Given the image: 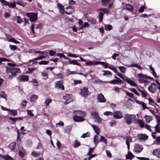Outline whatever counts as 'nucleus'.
Returning a JSON list of instances; mask_svg holds the SVG:
<instances>
[{
    "instance_id": "1",
    "label": "nucleus",
    "mask_w": 160,
    "mask_h": 160,
    "mask_svg": "<svg viewBox=\"0 0 160 160\" xmlns=\"http://www.w3.org/2000/svg\"><path fill=\"white\" fill-rule=\"evenodd\" d=\"M6 68L7 73L10 72L11 73L8 77V78L9 79H12L14 76H16L17 73H21V70L18 68H10L7 67Z\"/></svg>"
},
{
    "instance_id": "2",
    "label": "nucleus",
    "mask_w": 160,
    "mask_h": 160,
    "mask_svg": "<svg viewBox=\"0 0 160 160\" xmlns=\"http://www.w3.org/2000/svg\"><path fill=\"white\" fill-rule=\"evenodd\" d=\"M58 7L59 10V12L62 14L64 13L67 14H70L74 12L75 10L74 7L71 6H68L66 7V9L67 10L70 9V10H68V12H65L64 11V6L60 4H58Z\"/></svg>"
},
{
    "instance_id": "3",
    "label": "nucleus",
    "mask_w": 160,
    "mask_h": 160,
    "mask_svg": "<svg viewBox=\"0 0 160 160\" xmlns=\"http://www.w3.org/2000/svg\"><path fill=\"white\" fill-rule=\"evenodd\" d=\"M136 116L135 115L126 114L125 115L124 119L126 123L129 125L132 123H134L136 120Z\"/></svg>"
},
{
    "instance_id": "4",
    "label": "nucleus",
    "mask_w": 160,
    "mask_h": 160,
    "mask_svg": "<svg viewBox=\"0 0 160 160\" xmlns=\"http://www.w3.org/2000/svg\"><path fill=\"white\" fill-rule=\"evenodd\" d=\"M26 16L28 17L31 22H33L36 21L37 19V13L36 12H30L27 13Z\"/></svg>"
},
{
    "instance_id": "5",
    "label": "nucleus",
    "mask_w": 160,
    "mask_h": 160,
    "mask_svg": "<svg viewBox=\"0 0 160 160\" xmlns=\"http://www.w3.org/2000/svg\"><path fill=\"white\" fill-rule=\"evenodd\" d=\"M143 149V147L141 145L136 144L134 145L133 152L136 153H139L141 152Z\"/></svg>"
},
{
    "instance_id": "6",
    "label": "nucleus",
    "mask_w": 160,
    "mask_h": 160,
    "mask_svg": "<svg viewBox=\"0 0 160 160\" xmlns=\"http://www.w3.org/2000/svg\"><path fill=\"white\" fill-rule=\"evenodd\" d=\"M81 92H80V94L83 97H86L88 95L89 91L88 88L87 87H83L82 88L80 89Z\"/></svg>"
},
{
    "instance_id": "7",
    "label": "nucleus",
    "mask_w": 160,
    "mask_h": 160,
    "mask_svg": "<svg viewBox=\"0 0 160 160\" xmlns=\"http://www.w3.org/2000/svg\"><path fill=\"white\" fill-rule=\"evenodd\" d=\"M29 79L28 76L26 75H21L17 78V80L18 82H26Z\"/></svg>"
},
{
    "instance_id": "8",
    "label": "nucleus",
    "mask_w": 160,
    "mask_h": 160,
    "mask_svg": "<svg viewBox=\"0 0 160 160\" xmlns=\"http://www.w3.org/2000/svg\"><path fill=\"white\" fill-rule=\"evenodd\" d=\"M122 112L120 111H117L114 112L113 117L116 119H119L123 117Z\"/></svg>"
},
{
    "instance_id": "9",
    "label": "nucleus",
    "mask_w": 160,
    "mask_h": 160,
    "mask_svg": "<svg viewBox=\"0 0 160 160\" xmlns=\"http://www.w3.org/2000/svg\"><path fill=\"white\" fill-rule=\"evenodd\" d=\"M157 87L156 84L154 83H152L148 87V90L152 93L155 92L157 89Z\"/></svg>"
},
{
    "instance_id": "10",
    "label": "nucleus",
    "mask_w": 160,
    "mask_h": 160,
    "mask_svg": "<svg viewBox=\"0 0 160 160\" xmlns=\"http://www.w3.org/2000/svg\"><path fill=\"white\" fill-rule=\"evenodd\" d=\"M63 98L66 101L64 102L65 104H67L72 101L71 96L68 94H66L63 97Z\"/></svg>"
},
{
    "instance_id": "11",
    "label": "nucleus",
    "mask_w": 160,
    "mask_h": 160,
    "mask_svg": "<svg viewBox=\"0 0 160 160\" xmlns=\"http://www.w3.org/2000/svg\"><path fill=\"white\" fill-rule=\"evenodd\" d=\"M97 100L98 102H105L106 100L104 96L102 93L98 94L97 96Z\"/></svg>"
},
{
    "instance_id": "12",
    "label": "nucleus",
    "mask_w": 160,
    "mask_h": 160,
    "mask_svg": "<svg viewBox=\"0 0 160 160\" xmlns=\"http://www.w3.org/2000/svg\"><path fill=\"white\" fill-rule=\"evenodd\" d=\"M55 87L58 89H61L63 90L64 89V86L62 84V81H58L55 83Z\"/></svg>"
},
{
    "instance_id": "13",
    "label": "nucleus",
    "mask_w": 160,
    "mask_h": 160,
    "mask_svg": "<svg viewBox=\"0 0 160 160\" xmlns=\"http://www.w3.org/2000/svg\"><path fill=\"white\" fill-rule=\"evenodd\" d=\"M73 119L75 122H79L84 121V119L82 117L76 115L73 116Z\"/></svg>"
},
{
    "instance_id": "14",
    "label": "nucleus",
    "mask_w": 160,
    "mask_h": 160,
    "mask_svg": "<svg viewBox=\"0 0 160 160\" xmlns=\"http://www.w3.org/2000/svg\"><path fill=\"white\" fill-rule=\"evenodd\" d=\"M152 154L158 158H160V149L158 148L154 149L152 151Z\"/></svg>"
},
{
    "instance_id": "15",
    "label": "nucleus",
    "mask_w": 160,
    "mask_h": 160,
    "mask_svg": "<svg viewBox=\"0 0 160 160\" xmlns=\"http://www.w3.org/2000/svg\"><path fill=\"white\" fill-rule=\"evenodd\" d=\"M126 144L127 146L128 149V150L130 149L129 143L132 142V138L130 136H127L126 138Z\"/></svg>"
},
{
    "instance_id": "16",
    "label": "nucleus",
    "mask_w": 160,
    "mask_h": 160,
    "mask_svg": "<svg viewBox=\"0 0 160 160\" xmlns=\"http://www.w3.org/2000/svg\"><path fill=\"white\" fill-rule=\"evenodd\" d=\"M138 138L142 141L147 139L148 138V136L146 134H140L138 136Z\"/></svg>"
},
{
    "instance_id": "17",
    "label": "nucleus",
    "mask_w": 160,
    "mask_h": 160,
    "mask_svg": "<svg viewBox=\"0 0 160 160\" xmlns=\"http://www.w3.org/2000/svg\"><path fill=\"white\" fill-rule=\"evenodd\" d=\"M92 127L93 128V129L94 130L95 132L97 134V135L100 132V129L96 125H91Z\"/></svg>"
},
{
    "instance_id": "18",
    "label": "nucleus",
    "mask_w": 160,
    "mask_h": 160,
    "mask_svg": "<svg viewBox=\"0 0 160 160\" xmlns=\"http://www.w3.org/2000/svg\"><path fill=\"white\" fill-rule=\"evenodd\" d=\"M134 123L135 124H138L141 128H142L144 126V123L141 120H137L136 118V120H135Z\"/></svg>"
},
{
    "instance_id": "19",
    "label": "nucleus",
    "mask_w": 160,
    "mask_h": 160,
    "mask_svg": "<svg viewBox=\"0 0 160 160\" xmlns=\"http://www.w3.org/2000/svg\"><path fill=\"white\" fill-rule=\"evenodd\" d=\"M134 157L132 153L128 151L126 156V159L131 160Z\"/></svg>"
},
{
    "instance_id": "20",
    "label": "nucleus",
    "mask_w": 160,
    "mask_h": 160,
    "mask_svg": "<svg viewBox=\"0 0 160 160\" xmlns=\"http://www.w3.org/2000/svg\"><path fill=\"white\" fill-rule=\"evenodd\" d=\"M126 81L131 86H132L135 87L137 86V84L134 82H133L130 80L129 78H127L126 79Z\"/></svg>"
},
{
    "instance_id": "21",
    "label": "nucleus",
    "mask_w": 160,
    "mask_h": 160,
    "mask_svg": "<svg viewBox=\"0 0 160 160\" xmlns=\"http://www.w3.org/2000/svg\"><path fill=\"white\" fill-rule=\"evenodd\" d=\"M73 113L74 114H76L82 116H84L86 114V113L84 112L79 110H74L73 111Z\"/></svg>"
},
{
    "instance_id": "22",
    "label": "nucleus",
    "mask_w": 160,
    "mask_h": 160,
    "mask_svg": "<svg viewBox=\"0 0 160 160\" xmlns=\"http://www.w3.org/2000/svg\"><path fill=\"white\" fill-rule=\"evenodd\" d=\"M125 9L130 11L132 12L133 10V7L130 5L125 4Z\"/></svg>"
},
{
    "instance_id": "23",
    "label": "nucleus",
    "mask_w": 160,
    "mask_h": 160,
    "mask_svg": "<svg viewBox=\"0 0 160 160\" xmlns=\"http://www.w3.org/2000/svg\"><path fill=\"white\" fill-rule=\"evenodd\" d=\"M1 157L3 158V160H14L13 158L8 155Z\"/></svg>"
},
{
    "instance_id": "24",
    "label": "nucleus",
    "mask_w": 160,
    "mask_h": 160,
    "mask_svg": "<svg viewBox=\"0 0 160 160\" xmlns=\"http://www.w3.org/2000/svg\"><path fill=\"white\" fill-rule=\"evenodd\" d=\"M69 64L75 65L80 66V64L77 62L76 60H71L69 62Z\"/></svg>"
},
{
    "instance_id": "25",
    "label": "nucleus",
    "mask_w": 160,
    "mask_h": 160,
    "mask_svg": "<svg viewBox=\"0 0 160 160\" xmlns=\"http://www.w3.org/2000/svg\"><path fill=\"white\" fill-rule=\"evenodd\" d=\"M91 117L94 119H95L98 117L99 116L98 113L95 111H92L91 112Z\"/></svg>"
},
{
    "instance_id": "26",
    "label": "nucleus",
    "mask_w": 160,
    "mask_h": 160,
    "mask_svg": "<svg viewBox=\"0 0 160 160\" xmlns=\"http://www.w3.org/2000/svg\"><path fill=\"white\" fill-rule=\"evenodd\" d=\"M80 144H81L79 142H78L77 140H76L73 142L72 144V146L74 148H76L79 147Z\"/></svg>"
},
{
    "instance_id": "27",
    "label": "nucleus",
    "mask_w": 160,
    "mask_h": 160,
    "mask_svg": "<svg viewBox=\"0 0 160 160\" xmlns=\"http://www.w3.org/2000/svg\"><path fill=\"white\" fill-rule=\"evenodd\" d=\"M38 98V96L36 95H33L31 96L30 98L31 102H35Z\"/></svg>"
},
{
    "instance_id": "28",
    "label": "nucleus",
    "mask_w": 160,
    "mask_h": 160,
    "mask_svg": "<svg viewBox=\"0 0 160 160\" xmlns=\"http://www.w3.org/2000/svg\"><path fill=\"white\" fill-rule=\"evenodd\" d=\"M144 117L145 118L146 122L148 123H149L152 120V118L150 116L146 115Z\"/></svg>"
},
{
    "instance_id": "29",
    "label": "nucleus",
    "mask_w": 160,
    "mask_h": 160,
    "mask_svg": "<svg viewBox=\"0 0 160 160\" xmlns=\"http://www.w3.org/2000/svg\"><path fill=\"white\" fill-rule=\"evenodd\" d=\"M0 96L2 98H4L6 100H7V95L4 91H1L0 93Z\"/></svg>"
},
{
    "instance_id": "30",
    "label": "nucleus",
    "mask_w": 160,
    "mask_h": 160,
    "mask_svg": "<svg viewBox=\"0 0 160 160\" xmlns=\"http://www.w3.org/2000/svg\"><path fill=\"white\" fill-rule=\"evenodd\" d=\"M127 66L128 67H136L137 68H138V69L139 70H142V68H141L140 66H139L138 64H131L130 65H128Z\"/></svg>"
},
{
    "instance_id": "31",
    "label": "nucleus",
    "mask_w": 160,
    "mask_h": 160,
    "mask_svg": "<svg viewBox=\"0 0 160 160\" xmlns=\"http://www.w3.org/2000/svg\"><path fill=\"white\" fill-rule=\"evenodd\" d=\"M99 141V138L97 135H95L93 138V142L95 144V146H96Z\"/></svg>"
},
{
    "instance_id": "32",
    "label": "nucleus",
    "mask_w": 160,
    "mask_h": 160,
    "mask_svg": "<svg viewBox=\"0 0 160 160\" xmlns=\"http://www.w3.org/2000/svg\"><path fill=\"white\" fill-rule=\"evenodd\" d=\"M8 41L9 42H12L16 44L20 43V42L16 40L14 38H11L10 39L8 40Z\"/></svg>"
},
{
    "instance_id": "33",
    "label": "nucleus",
    "mask_w": 160,
    "mask_h": 160,
    "mask_svg": "<svg viewBox=\"0 0 160 160\" xmlns=\"http://www.w3.org/2000/svg\"><path fill=\"white\" fill-rule=\"evenodd\" d=\"M10 111V112L9 113L13 116L17 115L18 114V112L15 110H10V111Z\"/></svg>"
},
{
    "instance_id": "34",
    "label": "nucleus",
    "mask_w": 160,
    "mask_h": 160,
    "mask_svg": "<svg viewBox=\"0 0 160 160\" xmlns=\"http://www.w3.org/2000/svg\"><path fill=\"white\" fill-rule=\"evenodd\" d=\"M157 125L154 127L156 132H160V128H159V125L160 122H157Z\"/></svg>"
},
{
    "instance_id": "35",
    "label": "nucleus",
    "mask_w": 160,
    "mask_h": 160,
    "mask_svg": "<svg viewBox=\"0 0 160 160\" xmlns=\"http://www.w3.org/2000/svg\"><path fill=\"white\" fill-rule=\"evenodd\" d=\"M129 90L131 91V92L134 93L135 94H136L138 96H140L139 93L136 90L135 88H129Z\"/></svg>"
},
{
    "instance_id": "36",
    "label": "nucleus",
    "mask_w": 160,
    "mask_h": 160,
    "mask_svg": "<svg viewBox=\"0 0 160 160\" xmlns=\"http://www.w3.org/2000/svg\"><path fill=\"white\" fill-rule=\"evenodd\" d=\"M52 100L50 98H47L44 102V105L45 106H47L49 105V103L51 102Z\"/></svg>"
},
{
    "instance_id": "37",
    "label": "nucleus",
    "mask_w": 160,
    "mask_h": 160,
    "mask_svg": "<svg viewBox=\"0 0 160 160\" xmlns=\"http://www.w3.org/2000/svg\"><path fill=\"white\" fill-rule=\"evenodd\" d=\"M96 65V61L94 62H92L91 61H89L88 62H86L85 63V66H91L92 65Z\"/></svg>"
},
{
    "instance_id": "38",
    "label": "nucleus",
    "mask_w": 160,
    "mask_h": 160,
    "mask_svg": "<svg viewBox=\"0 0 160 160\" xmlns=\"http://www.w3.org/2000/svg\"><path fill=\"white\" fill-rule=\"evenodd\" d=\"M72 129L71 126H67L64 130V132L65 133H69Z\"/></svg>"
},
{
    "instance_id": "39",
    "label": "nucleus",
    "mask_w": 160,
    "mask_h": 160,
    "mask_svg": "<svg viewBox=\"0 0 160 160\" xmlns=\"http://www.w3.org/2000/svg\"><path fill=\"white\" fill-rule=\"evenodd\" d=\"M105 29L107 31H110L112 29V26L109 24L105 25L104 27Z\"/></svg>"
},
{
    "instance_id": "40",
    "label": "nucleus",
    "mask_w": 160,
    "mask_h": 160,
    "mask_svg": "<svg viewBox=\"0 0 160 160\" xmlns=\"http://www.w3.org/2000/svg\"><path fill=\"white\" fill-rule=\"evenodd\" d=\"M101 139H100V142H103L106 144H107L108 143L107 142V139L105 138L103 136H101Z\"/></svg>"
},
{
    "instance_id": "41",
    "label": "nucleus",
    "mask_w": 160,
    "mask_h": 160,
    "mask_svg": "<svg viewBox=\"0 0 160 160\" xmlns=\"http://www.w3.org/2000/svg\"><path fill=\"white\" fill-rule=\"evenodd\" d=\"M17 22L19 24H21L23 22V20L22 18L19 16H17Z\"/></svg>"
},
{
    "instance_id": "42",
    "label": "nucleus",
    "mask_w": 160,
    "mask_h": 160,
    "mask_svg": "<svg viewBox=\"0 0 160 160\" xmlns=\"http://www.w3.org/2000/svg\"><path fill=\"white\" fill-rule=\"evenodd\" d=\"M41 75L43 77V79H46L48 78V74L46 72H42L41 73Z\"/></svg>"
},
{
    "instance_id": "43",
    "label": "nucleus",
    "mask_w": 160,
    "mask_h": 160,
    "mask_svg": "<svg viewBox=\"0 0 160 160\" xmlns=\"http://www.w3.org/2000/svg\"><path fill=\"white\" fill-rule=\"evenodd\" d=\"M103 14L104 13H102L101 12H100L98 15V18L100 22H101L102 20Z\"/></svg>"
},
{
    "instance_id": "44",
    "label": "nucleus",
    "mask_w": 160,
    "mask_h": 160,
    "mask_svg": "<svg viewBox=\"0 0 160 160\" xmlns=\"http://www.w3.org/2000/svg\"><path fill=\"white\" fill-rule=\"evenodd\" d=\"M89 24L88 22H85L80 26L79 28L80 29H82L86 27H88Z\"/></svg>"
},
{
    "instance_id": "45",
    "label": "nucleus",
    "mask_w": 160,
    "mask_h": 160,
    "mask_svg": "<svg viewBox=\"0 0 160 160\" xmlns=\"http://www.w3.org/2000/svg\"><path fill=\"white\" fill-rule=\"evenodd\" d=\"M9 8H14L15 7V1L12 2H9V4H8V5H7Z\"/></svg>"
},
{
    "instance_id": "46",
    "label": "nucleus",
    "mask_w": 160,
    "mask_h": 160,
    "mask_svg": "<svg viewBox=\"0 0 160 160\" xmlns=\"http://www.w3.org/2000/svg\"><path fill=\"white\" fill-rule=\"evenodd\" d=\"M67 73L68 75H69L71 74H73L77 73V72L75 71H71L69 69H67L66 70Z\"/></svg>"
},
{
    "instance_id": "47",
    "label": "nucleus",
    "mask_w": 160,
    "mask_h": 160,
    "mask_svg": "<svg viewBox=\"0 0 160 160\" xmlns=\"http://www.w3.org/2000/svg\"><path fill=\"white\" fill-rule=\"evenodd\" d=\"M22 102L20 104V106L24 108L26 106V103H27V101L25 100H23L22 101Z\"/></svg>"
},
{
    "instance_id": "48",
    "label": "nucleus",
    "mask_w": 160,
    "mask_h": 160,
    "mask_svg": "<svg viewBox=\"0 0 160 160\" xmlns=\"http://www.w3.org/2000/svg\"><path fill=\"white\" fill-rule=\"evenodd\" d=\"M0 2L2 4L3 6H7L9 4V2L5 0H0Z\"/></svg>"
},
{
    "instance_id": "49",
    "label": "nucleus",
    "mask_w": 160,
    "mask_h": 160,
    "mask_svg": "<svg viewBox=\"0 0 160 160\" xmlns=\"http://www.w3.org/2000/svg\"><path fill=\"white\" fill-rule=\"evenodd\" d=\"M118 68L120 71L122 73H124L126 70V68L123 66H119Z\"/></svg>"
},
{
    "instance_id": "50",
    "label": "nucleus",
    "mask_w": 160,
    "mask_h": 160,
    "mask_svg": "<svg viewBox=\"0 0 160 160\" xmlns=\"http://www.w3.org/2000/svg\"><path fill=\"white\" fill-rule=\"evenodd\" d=\"M95 121L97 122L98 123H100L102 122V120L100 117H98L95 119H94Z\"/></svg>"
},
{
    "instance_id": "51",
    "label": "nucleus",
    "mask_w": 160,
    "mask_h": 160,
    "mask_svg": "<svg viewBox=\"0 0 160 160\" xmlns=\"http://www.w3.org/2000/svg\"><path fill=\"white\" fill-rule=\"evenodd\" d=\"M9 46L11 50L13 51L17 49V47L15 45H9Z\"/></svg>"
},
{
    "instance_id": "52",
    "label": "nucleus",
    "mask_w": 160,
    "mask_h": 160,
    "mask_svg": "<svg viewBox=\"0 0 160 160\" xmlns=\"http://www.w3.org/2000/svg\"><path fill=\"white\" fill-rule=\"evenodd\" d=\"M113 113L110 111H106L104 113V114L106 116L110 115L111 116H113Z\"/></svg>"
},
{
    "instance_id": "53",
    "label": "nucleus",
    "mask_w": 160,
    "mask_h": 160,
    "mask_svg": "<svg viewBox=\"0 0 160 160\" xmlns=\"http://www.w3.org/2000/svg\"><path fill=\"white\" fill-rule=\"evenodd\" d=\"M105 83H110L111 84H117V83L118 82V81L116 80H112L110 82H104Z\"/></svg>"
},
{
    "instance_id": "54",
    "label": "nucleus",
    "mask_w": 160,
    "mask_h": 160,
    "mask_svg": "<svg viewBox=\"0 0 160 160\" xmlns=\"http://www.w3.org/2000/svg\"><path fill=\"white\" fill-rule=\"evenodd\" d=\"M73 84L75 85L78 84H81L82 83V81L81 80H74Z\"/></svg>"
},
{
    "instance_id": "55",
    "label": "nucleus",
    "mask_w": 160,
    "mask_h": 160,
    "mask_svg": "<svg viewBox=\"0 0 160 160\" xmlns=\"http://www.w3.org/2000/svg\"><path fill=\"white\" fill-rule=\"evenodd\" d=\"M110 0H102V3L103 5H107L108 3Z\"/></svg>"
},
{
    "instance_id": "56",
    "label": "nucleus",
    "mask_w": 160,
    "mask_h": 160,
    "mask_svg": "<svg viewBox=\"0 0 160 160\" xmlns=\"http://www.w3.org/2000/svg\"><path fill=\"white\" fill-rule=\"evenodd\" d=\"M103 72H104V73H103V75L104 76H105L107 75H112V74L111 73V72L108 71H103Z\"/></svg>"
},
{
    "instance_id": "57",
    "label": "nucleus",
    "mask_w": 160,
    "mask_h": 160,
    "mask_svg": "<svg viewBox=\"0 0 160 160\" xmlns=\"http://www.w3.org/2000/svg\"><path fill=\"white\" fill-rule=\"evenodd\" d=\"M156 145H160V136L157 137L156 138Z\"/></svg>"
},
{
    "instance_id": "58",
    "label": "nucleus",
    "mask_w": 160,
    "mask_h": 160,
    "mask_svg": "<svg viewBox=\"0 0 160 160\" xmlns=\"http://www.w3.org/2000/svg\"><path fill=\"white\" fill-rule=\"evenodd\" d=\"M64 124L63 122L62 121H60L58 123L56 124V127H60V126H63Z\"/></svg>"
},
{
    "instance_id": "59",
    "label": "nucleus",
    "mask_w": 160,
    "mask_h": 160,
    "mask_svg": "<svg viewBox=\"0 0 160 160\" xmlns=\"http://www.w3.org/2000/svg\"><path fill=\"white\" fill-rule=\"evenodd\" d=\"M31 155L35 157H37L39 155V153H37L35 151H33L32 152Z\"/></svg>"
},
{
    "instance_id": "60",
    "label": "nucleus",
    "mask_w": 160,
    "mask_h": 160,
    "mask_svg": "<svg viewBox=\"0 0 160 160\" xmlns=\"http://www.w3.org/2000/svg\"><path fill=\"white\" fill-rule=\"evenodd\" d=\"M16 3L21 6H25L24 4L22 2L19 0H18L16 2Z\"/></svg>"
},
{
    "instance_id": "61",
    "label": "nucleus",
    "mask_w": 160,
    "mask_h": 160,
    "mask_svg": "<svg viewBox=\"0 0 160 160\" xmlns=\"http://www.w3.org/2000/svg\"><path fill=\"white\" fill-rule=\"evenodd\" d=\"M35 68H28V71H27V73H31L33 71L35 70Z\"/></svg>"
},
{
    "instance_id": "62",
    "label": "nucleus",
    "mask_w": 160,
    "mask_h": 160,
    "mask_svg": "<svg viewBox=\"0 0 160 160\" xmlns=\"http://www.w3.org/2000/svg\"><path fill=\"white\" fill-rule=\"evenodd\" d=\"M126 93L127 95L129 97L131 98H133V94L132 93H130L127 91H126Z\"/></svg>"
},
{
    "instance_id": "63",
    "label": "nucleus",
    "mask_w": 160,
    "mask_h": 160,
    "mask_svg": "<svg viewBox=\"0 0 160 160\" xmlns=\"http://www.w3.org/2000/svg\"><path fill=\"white\" fill-rule=\"evenodd\" d=\"M31 82L34 83H35L34 85L35 86H37L38 85V82L35 79H32L31 81Z\"/></svg>"
},
{
    "instance_id": "64",
    "label": "nucleus",
    "mask_w": 160,
    "mask_h": 160,
    "mask_svg": "<svg viewBox=\"0 0 160 160\" xmlns=\"http://www.w3.org/2000/svg\"><path fill=\"white\" fill-rule=\"evenodd\" d=\"M137 158L140 160H149V159L148 158L144 157H137Z\"/></svg>"
}]
</instances>
